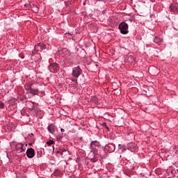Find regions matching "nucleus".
<instances>
[{
  "mask_svg": "<svg viewBox=\"0 0 178 178\" xmlns=\"http://www.w3.org/2000/svg\"><path fill=\"white\" fill-rule=\"evenodd\" d=\"M31 8L33 12H34L35 13H38V10H40V7H38V6L33 4L32 6H31Z\"/></svg>",
  "mask_w": 178,
  "mask_h": 178,
  "instance_id": "obj_14",
  "label": "nucleus"
},
{
  "mask_svg": "<svg viewBox=\"0 0 178 178\" xmlns=\"http://www.w3.org/2000/svg\"><path fill=\"white\" fill-rule=\"evenodd\" d=\"M47 145H52V144H54V140H50L47 142Z\"/></svg>",
  "mask_w": 178,
  "mask_h": 178,
  "instance_id": "obj_16",
  "label": "nucleus"
},
{
  "mask_svg": "<svg viewBox=\"0 0 178 178\" xmlns=\"http://www.w3.org/2000/svg\"><path fill=\"white\" fill-rule=\"evenodd\" d=\"M60 131H61V133H65V129H61Z\"/></svg>",
  "mask_w": 178,
  "mask_h": 178,
  "instance_id": "obj_22",
  "label": "nucleus"
},
{
  "mask_svg": "<svg viewBox=\"0 0 178 178\" xmlns=\"http://www.w3.org/2000/svg\"><path fill=\"white\" fill-rule=\"evenodd\" d=\"M29 145H32L33 144H32V143H29Z\"/></svg>",
  "mask_w": 178,
  "mask_h": 178,
  "instance_id": "obj_25",
  "label": "nucleus"
},
{
  "mask_svg": "<svg viewBox=\"0 0 178 178\" xmlns=\"http://www.w3.org/2000/svg\"><path fill=\"white\" fill-rule=\"evenodd\" d=\"M83 73V70H81V68H80V66L74 67L72 68V76L75 79L79 78L80 74Z\"/></svg>",
  "mask_w": 178,
  "mask_h": 178,
  "instance_id": "obj_3",
  "label": "nucleus"
},
{
  "mask_svg": "<svg viewBox=\"0 0 178 178\" xmlns=\"http://www.w3.org/2000/svg\"><path fill=\"white\" fill-rule=\"evenodd\" d=\"M101 147V144L97 140L92 141L90 143V152H92L94 154V157L90 159V162L95 163L98 161V158H97V155H98V149Z\"/></svg>",
  "mask_w": 178,
  "mask_h": 178,
  "instance_id": "obj_1",
  "label": "nucleus"
},
{
  "mask_svg": "<svg viewBox=\"0 0 178 178\" xmlns=\"http://www.w3.org/2000/svg\"><path fill=\"white\" fill-rule=\"evenodd\" d=\"M118 28L120 30L121 34H129V24H126V22H121Z\"/></svg>",
  "mask_w": 178,
  "mask_h": 178,
  "instance_id": "obj_2",
  "label": "nucleus"
},
{
  "mask_svg": "<svg viewBox=\"0 0 178 178\" xmlns=\"http://www.w3.org/2000/svg\"><path fill=\"white\" fill-rule=\"evenodd\" d=\"M34 48H35L34 49L35 52L38 53V52H42L44 49H47V46L43 43H38L35 46Z\"/></svg>",
  "mask_w": 178,
  "mask_h": 178,
  "instance_id": "obj_6",
  "label": "nucleus"
},
{
  "mask_svg": "<svg viewBox=\"0 0 178 178\" xmlns=\"http://www.w3.org/2000/svg\"><path fill=\"white\" fill-rule=\"evenodd\" d=\"M55 125L54 124H51L48 126L47 129L51 134H54L55 133Z\"/></svg>",
  "mask_w": 178,
  "mask_h": 178,
  "instance_id": "obj_13",
  "label": "nucleus"
},
{
  "mask_svg": "<svg viewBox=\"0 0 178 178\" xmlns=\"http://www.w3.org/2000/svg\"><path fill=\"white\" fill-rule=\"evenodd\" d=\"M42 155V152H38V158H41Z\"/></svg>",
  "mask_w": 178,
  "mask_h": 178,
  "instance_id": "obj_19",
  "label": "nucleus"
},
{
  "mask_svg": "<svg viewBox=\"0 0 178 178\" xmlns=\"http://www.w3.org/2000/svg\"><path fill=\"white\" fill-rule=\"evenodd\" d=\"M170 11L173 13H178V3H171L170 6Z\"/></svg>",
  "mask_w": 178,
  "mask_h": 178,
  "instance_id": "obj_8",
  "label": "nucleus"
},
{
  "mask_svg": "<svg viewBox=\"0 0 178 178\" xmlns=\"http://www.w3.org/2000/svg\"><path fill=\"white\" fill-rule=\"evenodd\" d=\"M34 109V104L33 105L32 108H29V111H33Z\"/></svg>",
  "mask_w": 178,
  "mask_h": 178,
  "instance_id": "obj_21",
  "label": "nucleus"
},
{
  "mask_svg": "<svg viewBox=\"0 0 178 178\" xmlns=\"http://www.w3.org/2000/svg\"><path fill=\"white\" fill-rule=\"evenodd\" d=\"M63 152H66V149H65V148H59L57 152V154H60L62 158H65V156L63 155Z\"/></svg>",
  "mask_w": 178,
  "mask_h": 178,
  "instance_id": "obj_15",
  "label": "nucleus"
},
{
  "mask_svg": "<svg viewBox=\"0 0 178 178\" xmlns=\"http://www.w3.org/2000/svg\"><path fill=\"white\" fill-rule=\"evenodd\" d=\"M24 147V145L19 143L16 145V149L17 151H19V152H24L25 149L23 148Z\"/></svg>",
  "mask_w": 178,
  "mask_h": 178,
  "instance_id": "obj_12",
  "label": "nucleus"
},
{
  "mask_svg": "<svg viewBox=\"0 0 178 178\" xmlns=\"http://www.w3.org/2000/svg\"><path fill=\"white\" fill-rule=\"evenodd\" d=\"M27 90L30 94H32V95H38V88H33V84H28Z\"/></svg>",
  "mask_w": 178,
  "mask_h": 178,
  "instance_id": "obj_5",
  "label": "nucleus"
},
{
  "mask_svg": "<svg viewBox=\"0 0 178 178\" xmlns=\"http://www.w3.org/2000/svg\"><path fill=\"white\" fill-rule=\"evenodd\" d=\"M55 175H56V176H59V175H60V171H59V170H56Z\"/></svg>",
  "mask_w": 178,
  "mask_h": 178,
  "instance_id": "obj_20",
  "label": "nucleus"
},
{
  "mask_svg": "<svg viewBox=\"0 0 178 178\" xmlns=\"http://www.w3.org/2000/svg\"><path fill=\"white\" fill-rule=\"evenodd\" d=\"M90 102H92V104H95V105H99V99L98 97H97V96L91 97Z\"/></svg>",
  "mask_w": 178,
  "mask_h": 178,
  "instance_id": "obj_11",
  "label": "nucleus"
},
{
  "mask_svg": "<svg viewBox=\"0 0 178 178\" xmlns=\"http://www.w3.org/2000/svg\"><path fill=\"white\" fill-rule=\"evenodd\" d=\"M102 126H104V127H106V129H107V130H109V127H108V125H106V122H104L102 124Z\"/></svg>",
  "mask_w": 178,
  "mask_h": 178,
  "instance_id": "obj_18",
  "label": "nucleus"
},
{
  "mask_svg": "<svg viewBox=\"0 0 178 178\" xmlns=\"http://www.w3.org/2000/svg\"><path fill=\"white\" fill-rule=\"evenodd\" d=\"M49 70L51 73H57L59 70V64L56 63H51L49 65Z\"/></svg>",
  "mask_w": 178,
  "mask_h": 178,
  "instance_id": "obj_4",
  "label": "nucleus"
},
{
  "mask_svg": "<svg viewBox=\"0 0 178 178\" xmlns=\"http://www.w3.org/2000/svg\"><path fill=\"white\" fill-rule=\"evenodd\" d=\"M153 41L155 44H157V45L163 44V38H161V36H155Z\"/></svg>",
  "mask_w": 178,
  "mask_h": 178,
  "instance_id": "obj_9",
  "label": "nucleus"
},
{
  "mask_svg": "<svg viewBox=\"0 0 178 178\" xmlns=\"http://www.w3.org/2000/svg\"><path fill=\"white\" fill-rule=\"evenodd\" d=\"M131 59H133V60L134 61V62H136V60H134V58H133V56H130L129 57Z\"/></svg>",
  "mask_w": 178,
  "mask_h": 178,
  "instance_id": "obj_23",
  "label": "nucleus"
},
{
  "mask_svg": "<svg viewBox=\"0 0 178 178\" xmlns=\"http://www.w3.org/2000/svg\"><path fill=\"white\" fill-rule=\"evenodd\" d=\"M5 108V104L0 102V109H3Z\"/></svg>",
  "mask_w": 178,
  "mask_h": 178,
  "instance_id": "obj_17",
  "label": "nucleus"
},
{
  "mask_svg": "<svg viewBox=\"0 0 178 178\" xmlns=\"http://www.w3.org/2000/svg\"><path fill=\"white\" fill-rule=\"evenodd\" d=\"M115 149H116V147L113 143H109L105 146L104 151H107V152H114Z\"/></svg>",
  "mask_w": 178,
  "mask_h": 178,
  "instance_id": "obj_7",
  "label": "nucleus"
},
{
  "mask_svg": "<svg viewBox=\"0 0 178 178\" xmlns=\"http://www.w3.org/2000/svg\"><path fill=\"white\" fill-rule=\"evenodd\" d=\"M34 155H35V152H34V149L29 148L26 150V156L28 158H34Z\"/></svg>",
  "mask_w": 178,
  "mask_h": 178,
  "instance_id": "obj_10",
  "label": "nucleus"
},
{
  "mask_svg": "<svg viewBox=\"0 0 178 178\" xmlns=\"http://www.w3.org/2000/svg\"><path fill=\"white\" fill-rule=\"evenodd\" d=\"M72 81H77V79H72Z\"/></svg>",
  "mask_w": 178,
  "mask_h": 178,
  "instance_id": "obj_24",
  "label": "nucleus"
}]
</instances>
